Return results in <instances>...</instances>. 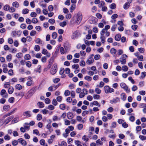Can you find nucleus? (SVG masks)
<instances>
[{
    "instance_id": "obj_1",
    "label": "nucleus",
    "mask_w": 146,
    "mask_h": 146,
    "mask_svg": "<svg viewBox=\"0 0 146 146\" xmlns=\"http://www.w3.org/2000/svg\"><path fill=\"white\" fill-rule=\"evenodd\" d=\"M36 90V87H33L25 94V98L26 99H29L33 95Z\"/></svg>"
},
{
    "instance_id": "obj_2",
    "label": "nucleus",
    "mask_w": 146,
    "mask_h": 146,
    "mask_svg": "<svg viewBox=\"0 0 146 146\" xmlns=\"http://www.w3.org/2000/svg\"><path fill=\"white\" fill-rule=\"evenodd\" d=\"M76 18V21L77 24H79L81 21L82 19V13L80 12H78L75 16Z\"/></svg>"
},
{
    "instance_id": "obj_3",
    "label": "nucleus",
    "mask_w": 146,
    "mask_h": 146,
    "mask_svg": "<svg viewBox=\"0 0 146 146\" xmlns=\"http://www.w3.org/2000/svg\"><path fill=\"white\" fill-rule=\"evenodd\" d=\"M22 33V31L20 30L17 31H12L11 33L12 36L14 37H19L20 36Z\"/></svg>"
},
{
    "instance_id": "obj_4",
    "label": "nucleus",
    "mask_w": 146,
    "mask_h": 146,
    "mask_svg": "<svg viewBox=\"0 0 146 146\" xmlns=\"http://www.w3.org/2000/svg\"><path fill=\"white\" fill-rule=\"evenodd\" d=\"M104 88L105 93L106 94L109 93H111L114 92V90L113 89L110 88L108 86H105L104 87Z\"/></svg>"
},
{
    "instance_id": "obj_5",
    "label": "nucleus",
    "mask_w": 146,
    "mask_h": 146,
    "mask_svg": "<svg viewBox=\"0 0 146 146\" xmlns=\"http://www.w3.org/2000/svg\"><path fill=\"white\" fill-rule=\"evenodd\" d=\"M57 65L54 64L50 70V73L52 75H54L56 74L57 71Z\"/></svg>"
},
{
    "instance_id": "obj_6",
    "label": "nucleus",
    "mask_w": 146,
    "mask_h": 146,
    "mask_svg": "<svg viewBox=\"0 0 146 146\" xmlns=\"http://www.w3.org/2000/svg\"><path fill=\"white\" fill-rule=\"evenodd\" d=\"M0 94L4 98H7L8 97V94L6 92V90L4 89H3L1 90Z\"/></svg>"
},
{
    "instance_id": "obj_7",
    "label": "nucleus",
    "mask_w": 146,
    "mask_h": 146,
    "mask_svg": "<svg viewBox=\"0 0 146 146\" xmlns=\"http://www.w3.org/2000/svg\"><path fill=\"white\" fill-rule=\"evenodd\" d=\"M23 115L24 116L29 117H31L32 116L31 111L29 110L24 112L23 113Z\"/></svg>"
},
{
    "instance_id": "obj_8",
    "label": "nucleus",
    "mask_w": 146,
    "mask_h": 146,
    "mask_svg": "<svg viewBox=\"0 0 146 146\" xmlns=\"http://www.w3.org/2000/svg\"><path fill=\"white\" fill-rule=\"evenodd\" d=\"M94 60L93 57L91 56H90L86 62V63L88 64H90L94 62Z\"/></svg>"
},
{
    "instance_id": "obj_9",
    "label": "nucleus",
    "mask_w": 146,
    "mask_h": 146,
    "mask_svg": "<svg viewBox=\"0 0 146 146\" xmlns=\"http://www.w3.org/2000/svg\"><path fill=\"white\" fill-rule=\"evenodd\" d=\"M104 33L101 32L100 34L101 36L100 37L101 42H102L103 43H104L105 42V40L106 39L105 37L104 36Z\"/></svg>"
},
{
    "instance_id": "obj_10",
    "label": "nucleus",
    "mask_w": 146,
    "mask_h": 146,
    "mask_svg": "<svg viewBox=\"0 0 146 146\" xmlns=\"http://www.w3.org/2000/svg\"><path fill=\"white\" fill-rule=\"evenodd\" d=\"M120 100L119 98L117 97H116L115 98L113 99L112 100L110 101V103L111 104L113 103H116L117 102H120Z\"/></svg>"
},
{
    "instance_id": "obj_11",
    "label": "nucleus",
    "mask_w": 146,
    "mask_h": 146,
    "mask_svg": "<svg viewBox=\"0 0 146 146\" xmlns=\"http://www.w3.org/2000/svg\"><path fill=\"white\" fill-rule=\"evenodd\" d=\"M90 106L91 107H93V106H98L99 107L100 106V104L98 102L96 101H95L91 103L90 104Z\"/></svg>"
},
{
    "instance_id": "obj_12",
    "label": "nucleus",
    "mask_w": 146,
    "mask_h": 146,
    "mask_svg": "<svg viewBox=\"0 0 146 146\" xmlns=\"http://www.w3.org/2000/svg\"><path fill=\"white\" fill-rule=\"evenodd\" d=\"M18 140L19 141V142L21 143L22 145L25 146L27 145L26 141L22 138H20Z\"/></svg>"
},
{
    "instance_id": "obj_13",
    "label": "nucleus",
    "mask_w": 146,
    "mask_h": 146,
    "mask_svg": "<svg viewBox=\"0 0 146 146\" xmlns=\"http://www.w3.org/2000/svg\"><path fill=\"white\" fill-rule=\"evenodd\" d=\"M67 116L68 118L69 119H71L74 117L73 113L70 112H69L67 113Z\"/></svg>"
},
{
    "instance_id": "obj_14",
    "label": "nucleus",
    "mask_w": 146,
    "mask_h": 146,
    "mask_svg": "<svg viewBox=\"0 0 146 146\" xmlns=\"http://www.w3.org/2000/svg\"><path fill=\"white\" fill-rule=\"evenodd\" d=\"M15 94L17 97H21L20 99H21L24 96V94L23 92L16 93Z\"/></svg>"
},
{
    "instance_id": "obj_15",
    "label": "nucleus",
    "mask_w": 146,
    "mask_h": 146,
    "mask_svg": "<svg viewBox=\"0 0 146 146\" xmlns=\"http://www.w3.org/2000/svg\"><path fill=\"white\" fill-rule=\"evenodd\" d=\"M12 5L13 7L16 8H18L19 7V3L16 1L13 2L12 4Z\"/></svg>"
},
{
    "instance_id": "obj_16",
    "label": "nucleus",
    "mask_w": 146,
    "mask_h": 146,
    "mask_svg": "<svg viewBox=\"0 0 146 146\" xmlns=\"http://www.w3.org/2000/svg\"><path fill=\"white\" fill-rule=\"evenodd\" d=\"M37 105L38 107L40 108H42L44 107V104L42 102H38L37 103Z\"/></svg>"
},
{
    "instance_id": "obj_17",
    "label": "nucleus",
    "mask_w": 146,
    "mask_h": 146,
    "mask_svg": "<svg viewBox=\"0 0 146 146\" xmlns=\"http://www.w3.org/2000/svg\"><path fill=\"white\" fill-rule=\"evenodd\" d=\"M10 106L9 105H4L3 108V110L4 111H6L8 110L10 108Z\"/></svg>"
},
{
    "instance_id": "obj_18",
    "label": "nucleus",
    "mask_w": 146,
    "mask_h": 146,
    "mask_svg": "<svg viewBox=\"0 0 146 146\" xmlns=\"http://www.w3.org/2000/svg\"><path fill=\"white\" fill-rule=\"evenodd\" d=\"M82 139L83 140L86 142L88 141L89 140L88 137L86 135H84L83 136Z\"/></svg>"
},
{
    "instance_id": "obj_19",
    "label": "nucleus",
    "mask_w": 146,
    "mask_h": 146,
    "mask_svg": "<svg viewBox=\"0 0 146 146\" xmlns=\"http://www.w3.org/2000/svg\"><path fill=\"white\" fill-rule=\"evenodd\" d=\"M110 28V26L109 25H107L103 29L101 32L105 33L106 31H107V30L109 29Z\"/></svg>"
},
{
    "instance_id": "obj_20",
    "label": "nucleus",
    "mask_w": 146,
    "mask_h": 146,
    "mask_svg": "<svg viewBox=\"0 0 146 146\" xmlns=\"http://www.w3.org/2000/svg\"><path fill=\"white\" fill-rule=\"evenodd\" d=\"M121 99L123 101H125L126 100V96L125 94L122 93L121 94Z\"/></svg>"
},
{
    "instance_id": "obj_21",
    "label": "nucleus",
    "mask_w": 146,
    "mask_h": 146,
    "mask_svg": "<svg viewBox=\"0 0 146 146\" xmlns=\"http://www.w3.org/2000/svg\"><path fill=\"white\" fill-rule=\"evenodd\" d=\"M77 32L76 31H75L73 33L72 36V38L73 39H75L77 37Z\"/></svg>"
},
{
    "instance_id": "obj_22",
    "label": "nucleus",
    "mask_w": 146,
    "mask_h": 146,
    "mask_svg": "<svg viewBox=\"0 0 146 146\" xmlns=\"http://www.w3.org/2000/svg\"><path fill=\"white\" fill-rule=\"evenodd\" d=\"M52 119L53 121H55L60 120V118H58L56 115H54L52 117Z\"/></svg>"
},
{
    "instance_id": "obj_23",
    "label": "nucleus",
    "mask_w": 146,
    "mask_h": 146,
    "mask_svg": "<svg viewBox=\"0 0 146 146\" xmlns=\"http://www.w3.org/2000/svg\"><path fill=\"white\" fill-rule=\"evenodd\" d=\"M14 88L12 86H10L9 88L8 92L9 94H12L13 92Z\"/></svg>"
},
{
    "instance_id": "obj_24",
    "label": "nucleus",
    "mask_w": 146,
    "mask_h": 146,
    "mask_svg": "<svg viewBox=\"0 0 146 146\" xmlns=\"http://www.w3.org/2000/svg\"><path fill=\"white\" fill-rule=\"evenodd\" d=\"M6 58L7 61H10L12 58V55L11 54H9V55H7Z\"/></svg>"
},
{
    "instance_id": "obj_25",
    "label": "nucleus",
    "mask_w": 146,
    "mask_h": 146,
    "mask_svg": "<svg viewBox=\"0 0 146 146\" xmlns=\"http://www.w3.org/2000/svg\"><path fill=\"white\" fill-rule=\"evenodd\" d=\"M15 88L18 90H20L22 88V86L19 84H17L15 86Z\"/></svg>"
},
{
    "instance_id": "obj_26",
    "label": "nucleus",
    "mask_w": 146,
    "mask_h": 146,
    "mask_svg": "<svg viewBox=\"0 0 146 146\" xmlns=\"http://www.w3.org/2000/svg\"><path fill=\"white\" fill-rule=\"evenodd\" d=\"M129 6L130 4L129 3H126L124 5L123 7L125 9H127L129 8Z\"/></svg>"
},
{
    "instance_id": "obj_27",
    "label": "nucleus",
    "mask_w": 146,
    "mask_h": 146,
    "mask_svg": "<svg viewBox=\"0 0 146 146\" xmlns=\"http://www.w3.org/2000/svg\"><path fill=\"white\" fill-rule=\"evenodd\" d=\"M29 10L27 8L23 9L22 11V13L23 14H27L29 13Z\"/></svg>"
},
{
    "instance_id": "obj_28",
    "label": "nucleus",
    "mask_w": 146,
    "mask_h": 146,
    "mask_svg": "<svg viewBox=\"0 0 146 146\" xmlns=\"http://www.w3.org/2000/svg\"><path fill=\"white\" fill-rule=\"evenodd\" d=\"M16 9L13 7H10L9 10V12L11 13H13L15 12L16 11Z\"/></svg>"
},
{
    "instance_id": "obj_29",
    "label": "nucleus",
    "mask_w": 146,
    "mask_h": 146,
    "mask_svg": "<svg viewBox=\"0 0 146 146\" xmlns=\"http://www.w3.org/2000/svg\"><path fill=\"white\" fill-rule=\"evenodd\" d=\"M24 127L26 129L29 130V123H25L23 125Z\"/></svg>"
},
{
    "instance_id": "obj_30",
    "label": "nucleus",
    "mask_w": 146,
    "mask_h": 146,
    "mask_svg": "<svg viewBox=\"0 0 146 146\" xmlns=\"http://www.w3.org/2000/svg\"><path fill=\"white\" fill-rule=\"evenodd\" d=\"M66 107V105L63 104H60L59 106L60 109L63 110L65 109Z\"/></svg>"
},
{
    "instance_id": "obj_31",
    "label": "nucleus",
    "mask_w": 146,
    "mask_h": 146,
    "mask_svg": "<svg viewBox=\"0 0 146 146\" xmlns=\"http://www.w3.org/2000/svg\"><path fill=\"white\" fill-rule=\"evenodd\" d=\"M84 79L85 80L89 82L91 81L92 79V78L91 77L88 76H86L84 78Z\"/></svg>"
},
{
    "instance_id": "obj_32",
    "label": "nucleus",
    "mask_w": 146,
    "mask_h": 146,
    "mask_svg": "<svg viewBox=\"0 0 146 146\" xmlns=\"http://www.w3.org/2000/svg\"><path fill=\"white\" fill-rule=\"evenodd\" d=\"M96 142L98 145H100L103 144V143L101 141L100 139L96 140Z\"/></svg>"
},
{
    "instance_id": "obj_33",
    "label": "nucleus",
    "mask_w": 146,
    "mask_h": 146,
    "mask_svg": "<svg viewBox=\"0 0 146 146\" xmlns=\"http://www.w3.org/2000/svg\"><path fill=\"white\" fill-rule=\"evenodd\" d=\"M10 7L9 5L6 4L3 7V9L5 11H9Z\"/></svg>"
},
{
    "instance_id": "obj_34",
    "label": "nucleus",
    "mask_w": 146,
    "mask_h": 146,
    "mask_svg": "<svg viewBox=\"0 0 146 146\" xmlns=\"http://www.w3.org/2000/svg\"><path fill=\"white\" fill-rule=\"evenodd\" d=\"M146 76V72H143L141 73V76L139 78L140 79L144 78Z\"/></svg>"
},
{
    "instance_id": "obj_35",
    "label": "nucleus",
    "mask_w": 146,
    "mask_h": 146,
    "mask_svg": "<svg viewBox=\"0 0 146 146\" xmlns=\"http://www.w3.org/2000/svg\"><path fill=\"white\" fill-rule=\"evenodd\" d=\"M110 51L111 54H114L116 53L117 51L114 48H112L110 49Z\"/></svg>"
},
{
    "instance_id": "obj_36",
    "label": "nucleus",
    "mask_w": 146,
    "mask_h": 146,
    "mask_svg": "<svg viewBox=\"0 0 146 146\" xmlns=\"http://www.w3.org/2000/svg\"><path fill=\"white\" fill-rule=\"evenodd\" d=\"M121 38V36L120 35H117L115 36V39L116 40L119 41L120 40Z\"/></svg>"
},
{
    "instance_id": "obj_37",
    "label": "nucleus",
    "mask_w": 146,
    "mask_h": 146,
    "mask_svg": "<svg viewBox=\"0 0 146 146\" xmlns=\"http://www.w3.org/2000/svg\"><path fill=\"white\" fill-rule=\"evenodd\" d=\"M105 5V3L104 1H101L99 3L98 6L99 7L101 8Z\"/></svg>"
},
{
    "instance_id": "obj_38",
    "label": "nucleus",
    "mask_w": 146,
    "mask_h": 146,
    "mask_svg": "<svg viewBox=\"0 0 146 146\" xmlns=\"http://www.w3.org/2000/svg\"><path fill=\"white\" fill-rule=\"evenodd\" d=\"M31 56L29 54H26L24 56L25 59L27 60H29L31 59Z\"/></svg>"
},
{
    "instance_id": "obj_39",
    "label": "nucleus",
    "mask_w": 146,
    "mask_h": 146,
    "mask_svg": "<svg viewBox=\"0 0 146 146\" xmlns=\"http://www.w3.org/2000/svg\"><path fill=\"white\" fill-rule=\"evenodd\" d=\"M33 84V81L32 80L30 79V80L28 81L26 83V85L28 86H30Z\"/></svg>"
},
{
    "instance_id": "obj_40",
    "label": "nucleus",
    "mask_w": 146,
    "mask_h": 146,
    "mask_svg": "<svg viewBox=\"0 0 146 146\" xmlns=\"http://www.w3.org/2000/svg\"><path fill=\"white\" fill-rule=\"evenodd\" d=\"M26 78H20L19 79V81L20 82L24 83L26 81Z\"/></svg>"
},
{
    "instance_id": "obj_41",
    "label": "nucleus",
    "mask_w": 146,
    "mask_h": 146,
    "mask_svg": "<svg viewBox=\"0 0 146 146\" xmlns=\"http://www.w3.org/2000/svg\"><path fill=\"white\" fill-rule=\"evenodd\" d=\"M15 101V99L13 97H11L9 98L8 99V101L9 102L13 103Z\"/></svg>"
},
{
    "instance_id": "obj_42",
    "label": "nucleus",
    "mask_w": 146,
    "mask_h": 146,
    "mask_svg": "<svg viewBox=\"0 0 146 146\" xmlns=\"http://www.w3.org/2000/svg\"><path fill=\"white\" fill-rule=\"evenodd\" d=\"M36 117L37 120H40L42 118V115L40 114H38L37 115Z\"/></svg>"
},
{
    "instance_id": "obj_43",
    "label": "nucleus",
    "mask_w": 146,
    "mask_h": 146,
    "mask_svg": "<svg viewBox=\"0 0 146 146\" xmlns=\"http://www.w3.org/2000/svg\"><path fill=\"white\" fill-rule=\"evenodd\" d=\"M120 61L121 63L122 64H125L126 61L125 59H123L120 58Z\"/></svg>"
},
{
    "instance_id": "obj_44",
    "label": "nucleus",
    "mask_w": 146,
    "mask_h": 146,
    "mask_svg": "<svg viewBox=\"0 0 146 146\" xmlns=\"http://www.w3.org/2000/svg\"><path fill=\"white\" fill-rule=\"evenodd\" d=\"M14 117V116L11 115L8 117L7 118L6 121H7V123H8L9 121L11 120L12 119H13Z\"/></svg>"
},
{
    "instance_id": "obj_45",
    "label": "nucleus",
    "mask_w": 146,
    "mask_h": 146,
    "mask_svg": "<svg viewBox=\"0 0 146 146\" xmlns=\"http://www.w3.org/2000/svg\"><path fill=\"white\" fill-rule=\"evenodd\" d=\"M122 70L124 72H126L128 70L127 67L125 65L123 66L122 67Z\"/></svg>"
},
{
    "instance_id": "obj_46",
    "label": "nucleus",
    "mask_w": 146,
    "mask_h": 146,
    "mask_svg": "<svg viewBox=\"0 0 146 146\" xmlns=\"http://www.w3.org/2000/svg\"><path fill=\"white\" fill-rule=\"evenodd\" d=\"M22 56L23 54L21 52H19L17 53L16 55V57L18 58H21L22 57Z\"/></svg>"
},
{
    "instance_id": "obj_47",
    "label": "nucleus",
    "mask_w": 146,
    "mask_h": 146,
    "mask_svg": "<svg viewBox=\"0 0 146 146\" xmlns=\"http://www.w3.org/2000/svg\"><path fill=\"white\" fill-rule=\"evenodd\" d=\"M30 16L32 17L35 18V17L37 16V14L36 13L33 12L31 13Z\"/></svg>"
},
{
    "instance_id": "obj_48",
    "label": "nucleus",
    "mask_w": 146,
    "mask_h": 146,
    "mask_svg": "<svg viewBox=\"0 0 146 146\" xmlns=\"http://www.w3.org/2000/svg\"><path fill=\"white\" fill-rule=\"evenodd\" d=\"M17 79L16 78H12L11 80V81L13 82V83L12 84H13L14 83L17 82Z\"/></svg>"
},
{
    "instance_id": "obj_49",
    "label": "nucleus",
    "mask_w": 146,
    "mask_h": 146,
    "mask_svg": "<svg viewBox=\"0 0 146 146\" xmlns=\"http://www.w3.org/2000/svg\"><path fill=\"white\" fill-rule=\"evenodd\" d=\"M110 7L112 9H114L116 8V5L114 3H113L110 5Z\"/></svg>"
},
{
    "instance_id": "obj_50",
    "label": "nucleus",
    "mask_w": 146,
    "mask_h": 146,
    "mask_svg": "<svg viewBox=\"0 0 146 146\" xmlns=\"http://www.w3.org/2000/svg\"><path fill=\"white\" fill-rule=\"evenodd\" d=\"M35 42L38 44H42V41L41 39L39 38H37L35 40Z\"/></svg>"
},
{
    "instance_id": "obj_51",
    "label": "nucleus",
    "mask_w": 146,
    "mask_h": 146,
    "mask_svg": "<svg viewBox=\"0 0 146 146\" xmlns=\"http://www.w3.org/2000/svg\"><path fill=\"white\" fill-rule=\"evenodd\" d=\"M93 98L94 99L98 100L100 99V96L97 94H94L93 96Z\"/></svg>"
},
{
    "instance_id": "obj_52",
    "label": "nucleus",
    "mask_w": 146,
    "mask_h": 146,
    "mask_svg": "<svg viewBox=\"0 0 146 146\" xmlns=\"http://www.w3.org/2000/svg\"><path fill=\"white\" fill-rule=\"evenodd\" d=\"M4 138L5 140L8 141L11 139V137L8 134H6L4 136Z\"/></svg>"
},
{
    "instance_id": "obj_53",
    "label": "nucleus",
    "mask_w": 146,
    "mask_h": 146,
    "mask_svg": "<svg viewBox=\"0 0 146 146\" xmlns=\"http://www.w3.org/2000/svg\"><path fill=\"white\" fill-rule=\"evenodd\" d=\"M32 22L34 24H36L38 23V21L37 18H33L32 20Z\"/></svg>"
},
{
    "instance_id": "obj_54",
    "label": "nucleus",
    "mask_w": 146,
    "mask_h": 146,
    "mask_svg": "<svg viewBox=\"0 0 146 146\" xmlns=\"http://www.w3.org/2000/svg\"><path fill=\"white\" fill-rule=\"evenodd\" d=\"M139 137L142 141L146 140V136L144 135H140L139 136Z\"/></svg>"
},
{
    "instance_id": "obj_55",
    "label": "nucleus",
    "mask_w": 146,
    "mask_h": 146,
    "mask_svg": "<svg viewBox=\"0 0 146 146\" xmlns=\"http://www.w3.org/2000/svg\"><path fill=\"white\" fill-rule=\"evenodd\" d=\"M70 92L68 90H66L64 92V94L65 96H68L70 94Z\"/></svg>"
},
{
    "instance_id": "obj_56",
    "label": "nucleus",
    "mask_w": 146,
    "mask_h": 146,
    "mask_svg": "<svg viewBox=\"0 0 146 146\" xmlns=\"http://www.w3.org/2000/svg\"><path fill=\"white\" fill-rule=\"evenodd\" d=\"M46 128L48 129L49 131L51 132V129L52 127L50 124H48L46 126Z\"/></svg>"
},
{
    "instance_id": "obj_57",
    "label": "nucleus",
    "mask_w": 146,
    "mask_h": 146,
    "mask_svg": "<svg viewBox=\"0 0 146 146\" xmlns=\"http://www.w3.org/2000/svg\"><path fill=\"white\" fill-rule=\"evenodd\" d=\"M54 106L52 105H49L48 107V109L50 110H54Z\"/></svg>"
},
{
    "instance_id": "obj_58",
    "label": "nucleus",
    "mask_w": 146,
    "mask_h": 146,
    "mask_svg": "<svg viewBox=\"0 0 146 146\" xmlns=\"http://www.w3.org/2000/svg\"><path fill=\"white\" fill-rule=\"evenodd\" d=\"M57 34L56 32H53L52 33V36L53 39H56L57 36Z\"/></svg>"
},
{
    "instance_id": "obj_59",
    "label": "nucleus",
    "mask_w": 146,
    "mask_h": 146,
    "mask_svg": "<svg viewBox=\"0 0 146 146\" xmlns=\"http://www.w3.org/2000/svg\"><path fill=\"white\" fill-rule=\"evenodd\" d=\"M138 26L136 25H133L131 26L132 29L134 31H136L137 29Z\"/></svg>"
},
{
    "instance_id": "obj_60",
    "label": "nucleus",
    "mask_w": 146,
    "mask_h": 146,
    "mask_svg": "<svg viewBox=\"0 0 146 146\" xmlns=\"http://www.w3.org/2000/svg\"><path fill=\"white\" fill-rule=\"evenodd\" d=\"M36 33V32L35 31L33 30L31 31L30 33V35L31 36H35Z\"/></svg>"
},
{
    "instance_id": "obj_61",
    "label": "nucleus",
    "mask_w": 146,
    "mask_h": 146,
    "mask_svg": "<svg viewBox=\"0 0 146 146\" xmlns=\"http://www.w3.org/2000/svg\"><path fill=\"white\" fill-rule=\"evenodd\" d=\"M117 25L116 24L113 25L111 27V30L113 31H115V29L117 28Z\"/></svg>"
},
{
    "instance_id": "obj_62",
    "label": "nucleus",
    "mask_w": 146,
    "mask_h": 146,
    "mask_svg": "<svg viewBox=\"0 0 146 146\" xmlns=\"http://www.w3.org/2000/svg\"><path fill=\"white\" fill-rule=\"evenodd\" d=\"M120 86L123 89H124L127 87V86L124 83L122 82L120 84Z\"/></svg>"
},
{
    "instance_id": "obj_63",
    "label": "nucleus",
    "mask_w": 146,
    "mask_h": 146,
    "mask_svg": "<svg viewBox=\"0 0 146 146\" xmlns=\"http://www.w3.org/2000/svg\"><path fill=\"white\" fill-rule=\"evenodd\" d=\"M8 73L10 76L13 75L14 74L13 70L12 69L9 70L8 72Z\"/></svg>"
},
{
    "instance_id": "obj_64",
    "label": "nucleus",
    "mask_w": 146,
    "mask_h": 146,
    "mask_svg": "<svg viewBox=\"0 0 146 146\" xmlns=\"http://www.w3.org/2000/svg\"><path fill=\"white\" fill-rule=\"evenodd\" d=\"M10 83L9 82H7L5 83L4 87L5 88H7L10 86Z\"/></svg>"
}]
</instances>
